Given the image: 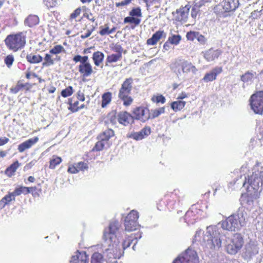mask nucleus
Returning <instances> with one entry per match:
<instances>
[{"instance_id":"1","label":"nucleus","mask_w":263,"mask_h":263,"mask_svg":"<svg viewBox=\"0 0 263 263\" xmlns=\"http://www.w3.org/2000/svg\"><path fill=\"white\" fill-rule=\"evenodd\" d=\"M229 235L228 232H222L217 226H211L207 227L203 240L207 241V248L217 250L223 243L226 252L229 254L235 255L242 248L243 238L239 233L234 234L231 239Z\"/></svg>"},{"instance_id":"2","label":"nucleus","mask_w":263,"mask_h":263,"mask_svg":"<svg viewBox=\"0 0 263 263\" xmlns=\"http://www.w3.org/2000/svg\"><path fill=\"white\" fill-rule=\"evenodd\" d=\"M247 220V213L239 209L237 213L231 215L225 220L219 223L217 226L222 228V232H225L224 230L238 231L246 225Z\"/></svg>"},{"instance_id":"3","label":"nucleus","mask_w":263,"mask_h":263,"mask_svg":"<svg viewBox=\"0 0 263 263\" xmlns=\"http://www.w3.org/2000/svg\"><path fill=\"white\" fill-rule=\"evenodd\" d=\"M172 69L180 80L185 81L187 74H195L197 69L192 63L187 61L176 62L172 66Z\"/></svg>"},{"instance_id":"4","label":"nucleus","mask_w":263,"mask_h":263,"mask_svg":"<svg viewBox=\"0 0 263 263\" xmlns=\"http://www.w3.org/2000/svg\"><path fill=\"white\" fill-rule=\"evenodd\" d=\"M245 181L242 182V186L246 187L247 190L257 191L260 193L261 187L263 184V171H257L253 173L252 175L248 176V179L245 177Z\"/></svg>"},{"instance_id":"5","label":"nucleus","mask_w":263,"mask_h":263,"mask_svg":"<svg viewBox=\"0 0 263 263\" xmlns=\"http://www.w3.org/2000/svg\"><path fill=\"white\" fill-rule=\"evenodd\" d=\"M7 47L13 51L22 49L26 44V35L23 32L10 34L5 40Z\"/></svg>"},{"instance_id":"6","label":"nucleus","mask_w":263,"mask_h":263,"mask_svg":"<svg viewBox=\"0 0 263 263\" xmlns=\"http://www.w3.org/2000/svg\"><path fill=\"white\" fill-rule=\"evenodd\" d=\"M133 79L127 78L122 83L119 90L118 97L123 101L125 106H129L133 102V98L129 96L133 88Z\"/></svg>"},{"instance_id":"7","label":"nucleus","mask_w":263,"mask_h":263,"mask_svg":"<svg viewBox=\"0 0 263 263\" xmlns=\"http://www.w3.org/2000/svg\"><path fill=\"white\" fill-rule=\"evenodd\" d=\"M120 224L117 221L110 222L107 229L104 230L103 238L105 242H119L117 238V233L119 231Z\"/></svg>"},{"instance_id":"8","label":"nucleus","mask_w":263,"mask_h":263,"mask_svg":"<svg viewBox=\"0 0 263 263\" xmlns=\"http://www.w3.org/2000/svg\"><path fill=\"white\" fill-rule=\"evenodd\" d=\"M173 263H199V257L195 251L188 248L180 254Z\"/></svg>"},{"instance_id":"9","label":"nucleus","mask_w":263,"mask_h":263,"mask_svg":"<svg viewBox=\"0 0 263 263\" xmlns=\"http://www.w3.org/2000/svg\"><path fill=\"white\" fill-rule=\"evenodd\" d=\"M251 109L259 115L263 113V91H259L252 95L250 99Z\"/></svg>"},{"instance_id":"10","label":"nucleus","mask_w":263,"mask_h":263,"mask_svg":"<svg viewBox=\"0 0 263 263\" xmlns=\"http://www.w3.org/2000/svg\"><path fill=\"white\" fill-rule=\"evenodd\" d=\"M119 242H106L109 247L105 249L103 253L108 259L120 258L122 256L123 251L118 246Z\"/></svg>"},{"instance_id":"11","label":"nucleus","mask_w":263,"mask_h":263,"mask_svg":"<svg viewBox=\"0 0 263 263\" xmlns=\"http://www.w3.org/2000/svg\"><path fill=\"white\" fill-rule=\"evenodd\" d=\"M139 218V214L137 211L133 210L126 217L124 222L125 231L131 232L136 230L139 224L137 220Z\"/></svg>"},{"instance_id":"12","label":"nucleus","mask_w":263,"mask_h":263,"mask_svg":"<svg viewBox=\"0 0 263 263\" xmlns=\"http://www.w3.org/2000/svg\"><path fill=\"white\" fill-rule=\"evenodd\" d=\"M238 5V0H224L215 7V10L218 13L229 12L235 11Z\"/></svg>"},{"instance_id":"13","label":"nucleus","mask_w":263,"mask_h":263,"mask_svg":"<svg viewBox=\"0 0 263 263\" xmlns=\"http://www.w3.org/2000/svg\"><path fill=\"white\" fill-rule=\"evenodd\" d=\"M258 252L259 248L257 247L256 242L250 241L245 246L243 255V257L245 259L250 260L253 256L257 255Z\"/></svg>"},{"instance_id":"14","label":"nucleus","mask_w":263,"mask_h":263,"mask_svg":"<svg viewBox=\"0 0 263 263\" xmlns=\"http://www.w3.org/2000/svg\"><path fill=\"white\" fill-rule=\"evenodd\" d=\"M134 118L145 122L150 119V112L149 109L144 107H137L133 111Z\"/></svg>"},{"instance_id":"15","label":"nucleus","mask_w":263,"mask_h":263,"mask_svg":"<svg viewBox=\"0 0 263 263\" xmlns=\"http://www.w3.org/2000/svg\"><path fill=\"white\" fill-rule=\"evenodd\" d=\"M260 193L257 191L247 190L246 195L242 197L244 198V202L247 204L248 208H252L253 206L254 201L259 198Z\"/></svg>"},{"instance_id":"16","label":"nucleus","mask_w":263,"mask_h":263,"mask_svg":"<svg viewBox=\"0 0 263 263\" xmlns=\"http://www.w3.org/2000/svg\"><path fill=\"white\" fill-rule=\"evenodd\" d=\"M190 11V6L186 5L176 10L175 19L178 22H185L187 21Z\"/></svg>"},{"instance_id":"17","label":"nucleus","mask_w":263,"mask_h":263,"mask_svg":"<svg viewBox=\"0 0 263 263\" xmlns=\"http://www.w3.org/2000/svg\"><path fill=\"white\" fill-rule=\"evenodd\" d=\"M222 71V67H216L211 70L209 72L206 73L203 80L205 82L213 81L215 80L218 74Z\"/></svg>"},{"instance_id":"18","label":"nucleus","mask_w":263,"mask_h":263,"mask_svg":"<svg viewBox=\"0 0 263 263\" xmlns=\"http://www.w3.org/2000/svg\"><path fill=\"white\" fill-rule=\"evenodd\" d=\"M134 117L126 111L120 112L118 115V121L120 123L126 126L133 121Z\"/></svg>"},{"instance_id":"19","label":"nucleus","mask_w":263,"mask_h":263,"mask_svg":"<svg viewBox=\"0 0 263 263\" xmlns=\"http://www.w3.org/2000/svg\"><path fill=\"white\" fill-rule=\"evenodd\" d=\"M221 54V51L219 49H210L204 53V58L208 62H211L217 59Z\"/></svg>"},{"instance_id":"20","label":"nucleus","mask_w":263,"mask_h":263,"mask_svg":"<svg viewBox=\"0 0 263 263\" xmlns=\"http://www.w3.org/2000/svg\"><path fill=\"white\" fill-rule=\"evenodd\" d=\"M39 140V138L36 137L22 143L18 146L19 152L22 153L26 149L30 148L32 145L35 144Z\"/></svg>"},{"instance_id":"21","label":"nucleus","mask_w":263,"mask_h":263,"mask_svg":"<svg viewBox=\"0 0 263 263\" xmlns=\"http://www.w3.org/2000/svg\"><path fill=\"white\" fill-rule=\"evenodd\" d=\"M166 33L163 30H159L155 33L147 40V44L151 45H155L162 38L165 37Z\"/></svg>"},{"instance_id":"22","label":"nucleus","mask_w":263,"mask_h":263,"mask_svg":"<svg viewBox=\"0 0 263 263\" xmlns=\"http://www.w3.org/2000/svg\"><path fill=\"white\" fill-rule=\"evenodd\" d=\"M88 258L84 252H78L75 256H73L70 263H88Z\"/></svg>"},{"instance_id":"23","label":"nucleus","mask_w":263,"mask_h":263,"mask_svg":"<svg viewBox=\"0 0 263 263\" xmlns=\"http://www.w3.org/2000/svg\"><path fill=\"white\" fill-rule=\"evenodd\" d=\"M79 71L84 77L90 76L93 72V70L91 64H80L79 66Z\"/></svg>"},{"instance_id":"24","label":"nucleus","mask_w":263,"mask_h":263,"mask_svg":"<svg viewBox=\"0 0 263 263\" xmlns=\"http://www.w3.org/2000/svg\"><path fill=\"white\" fill-rule=\"evenodd\" d=\"M114 136V132L111 129H107L100 134L98 138L99 140H102L108 143V140Z\"/></svg>"},{"instance_id":"25","label":"nucleus","mask_w":263,"mask_h":263,"mask_svg":"<svg viewBox=\"0 0 263 263\" xmlns=\"http://www.w3.org/2000/svg\"><path fill=\"white\" fill-rule=\"evenodd\" d=\"M39 23V18L37 15H30L25 20V24L29 27H32Z\"/></svg>"},{"instance_id":"26","label":"nucleus","mask_w":263,"mask_h":263,"mask_svg":"<svg viewBox=\"0 0 263 263\" xmlns=\"http://www.w3.org/2000/svg\"><path fill=\"white\" fill-rule=\"evenodd\" d=\"M15 197L12 193H9L8 194L5 196L0 200V208H4L6 205L8 204L11 201H14Z\"/></svg>"},{"instance_id":"27","label":"nucleus","mask_w":263,"mask_h":263,"mask_svg":"<svg viewBox=\"0 0 263 263\" xmlns=\"http://www.w3.org/2000/svg\"><path fill=\"white\" fill-rule=\"evenodd\" d=\"M91 263H108V262L104 258L102 254L95 252L91 256Z\"/></svg>"},{"instance_id":"28","label":"nucleus","mask_w":263,"mask_h":263,"mask_svg":"<svg viewBox=\"0 0 263 263\" xmlns=\"http://www.w3.org/2000/svg\"><path fill=\"white\" fill-rule=\"evenodd\" d=\"M104 55L100 51H97L93 53L92 59L96 66H99L103 62Z\"/></svg>"},{"instance_id":"29","label":"nucleus","mask_w":263,"mask_h":263,"mask_svg":"<svg viewBox=\"0 0 263 263\" xmlns=\"http://www.w3.org/2000/svg\"><path fill=\"white\" fill-rule=\"evenodd\" d=\"M20 166V163L16 161L6 169V174L9 177L12 176Z\"/></svg>"},{"instance_id":"30","label":"nucleus","mask_w":263,"mask_h":263,"mask_svg":"<svg viewBox=\"0 0 263 263\" xmlns=\"http://www.w3.org/2000/svg\"><path fill=\"white\" fill-rule=\"evenodd\" d=\"M185 101L179 100L172 103L171 108L175 111H177L181 110L185 106Z\"/></svg>"},{"instance_id":"31","label":"nucleus","mask_w":263,"mask_h":263,"mask_svg":"<svg viewBox=\"0 0 263 263\" xmlns=\"http://www.w3.org/2000/svg\"><path fill=\"white\" fill-rule=\"evenodd\" d=\"M26 59L27 61L30 62V63H39L42 61L43 58L42 57L37 54V55H34L32 54H30L27 55Z\"/></svg>"},{"instance_id":"32","label":"nucleus","mask_w":263,"mask_h":263,"mask_svg":"<svg viewBox=\"0 0 263 263\" xmlns=\"http://www.w3.org/2000/svg\"><path fill=\"white\" fill-rule=\"evenodd\" d=\"M111 93L109 92L104 93L102 96V107H105L111 102Z\"/></svg>"},{"instance_id":"33","label":"nucleus","mask_w":263,"mask_h":263,"mask_svg":"<svg viewBox=\"0 0 263 263\" xmlns=\"http://www.w3.org/2000/svg\"><path fill=\"white\" fill-rule=\"evenodd\" d=\"M14 197L19 196L22 194L26 195L29 193V190L27 187L20 186L16 187L13 192H12Z\"/></svg>"},{"instance_id":"34","label":"nucleus","mask_w":263,"mask_h":263,"mask_svg":"<svg viewBox=\"0 0 263 263\" xmlns=\"http://www.w3.org/2000/svg\"><path fill=\"white\" fill-rule=\"evenodd\" d=\"M165 111L164 107H160L156 109L152 110L150 112V118L154 119L158 117Z\"/></svg>"},{"instance_id":"35","label":"nucleus","mask_w":263,"mask_h":263,"mask_svg":"<svg viewBox=\"0 0 263 263\" xmlns=\"http://www.w3.org/2000/svg\"><path fill=\"white\" fill-rule=\"evenodd\" d=\"M62 161L61 157L53 156L50 161L49 168L54 169L55 166L59 164Z\"/></svg>"},{"instance_id":"36","label":"nucleus","mask_w":263,"mask_h":263,"mask_svg":"<svg viewBox=\"0 0 263 263\" xmlns=\"http://www.w3.org/2000/svg\"><path fill=\"white\" fill-rule=\"evenodd\" d=\"M255 74V72L253 73L251 72L248 71L241 77V80L243 82H251L254 77Z\"/></svg>"},{"instance_id":"37","label":"nucleus","mask_w":263,"mask_h":263,"mask_svg":"<svg viewBox=\"0 0 263 263\" xmlns=\"http://www.w3.org/2000/svg\"><path fill=\"white\" fill-rule=\"evenodd\" d=\"M54 64V60L50 54L46 53L44 58V62L42 65L43 66H49Z\"/></svg>"},{"instance_id":"38","label":"nucleus","mask_w":263,"mask_h":263,"mask_svg":"<svg viewBox=\"0 0 263 263\" xmlns=\"http://www.w3.org/2000/svg\"><path fill=\"white\" fill-rule=\"evenodd\" d=\"M68 104L70 106L68 107V109L70 110L72 112H77L79 110V104L78 101H76L74 103L72 102V99L70 98L68 99Z\"/></svg>"},{"instance_id":"39","label":"nucleus","mask_w":263,"mask_h":263,"mask_svg":"<svg viewBox=\"0 0 263 263\" xmlns=\"http://www.w3.org/2000/svg\"><path fill=\"white\" fill-rule=\"evenodd\" d=\"M105 145H108V143L102 140H99L93 147V151H100L104 148Z\"/></svg>"},{"instance_id":"40","label":"nucleus","mask_w":263,"mask_h":263,"mask_svg":"<svg viewBox=\"0 0 263 263\" xmlns=\"http://www.w3.org/2000/svg\"><path fill=\"white\" fill-rule=\"evenodd\" d=\"M141 20L139 18H135L134 16H127L126 17L124 20V23H131L135 24L136 25H138L140 23Z\"/></svg>"},{"instance_id":"41","label":"nucleus","mask_w":263,"mask_h":263,"mask_svg":"<svg viewBox=\"0 0 263 263\" xmlns=\"http://www.w3.org/2000/svg\"><path fill=\"white\" fill-rule=\"evenodd\" d=\"M27 85V84H24L21 82V81H18L17 84L13 87L10 88V92L12 93L16 94L22 88L24 87Z\"/></svg>"},{"instance_id":"42","label":"nucleus","mask_w":263,"mask_h":263,"mask_svg":"<svg viewBox=\"0 0 263 263\" xmlns=\"http://www.w3.org/2000/svg\"><path fill=\"white\" fill-rule=\"evenodd\" d=\"M122 58L120 53L112 54L107 58V61L109 63L116 62Z\"/></svg>"},{"instance_id":"43","label":"nucleus","mask_w":263,"mask_h":263,"mask_svg":"<svg viewBox=\"0 0 263 263\" xmlns=\"http://www.w3.org/2000/svg\"><path fill=\"white\" fill-rule=\"evenodd\" d=\"M263 14V6L261 7V9L260 10H255L253 11L250 16V18L252 20L258 19L260 17L261 15Z\"/></svg>"},{"instance_id":"44","label":"nucleus","mask_w":263,"mask_h":263,"mask_svg":"<svg viewBox=\"0 0 263 263\" xmlns=\"http://www.w3.org/2000/svg\"><path fill=\"white\" fill-rule=\"evenodd\" d=\"M65 51L64 48L62 45H58L51 49L49 51V53L53 54H58L61 52Z\"/></svg>"},{"instance_id":"45","label":"nucleus","mask_w":263,"mask_h":263,"mask_svg":"<svg viewBox=\"0 0 263 263\" xmlns=\"http://www.w3.org/2000/svg\"><path fill=\"white\" fill-rule=\"evenodd\" d=\"M203 233L201 230H198L196 231V234L194 236V240L195 241H199V242H203L205 244V246H206L207 241H204L203 240L204 237H203L202 240L201 239V235H202ZM206 233L203 236H205ZM207 248V247H206Z\"/></svg>"},{"instance_id":"46","label":"nucleus","mask_w":263,"mask_h":263,"mask_svg":"<svg viewBox=\"0 0 263 263\" xmlns=\"http://www.w3.org/2000/svg\"><path fill=\"white\" fill-rule=\"evenodd\" d=\"M181 40V36L180 35H174L169 37L168 41L170 43L174 45L179 44Z\"/></svg>"},{"instance_id":"47","label":"nucleus","mask_w":263,"mask_h":263,"mask_svg":"<svg viewBox=\"0 0 263 263\" xmlns=\"http://www.w3.org/2000/svg\"><path fill=\"white\" fill-rule=\"evenodd\" d=\"M133 241V237L132 235L128 237H126L125 239L122 243V248L123 250L130 246L132 242Z\"/></svg>"},{"instance_id":"48","label":"nucleus","mask_w":263,"mask_h":263,"mask_svg":"<svg viewBox=\"0 0 263 263\" xmlns=\"http://www.w3.org/2000/svg\"><path fill=\"white\" fill-rule=\"evenodd\" d=\"M73 93V88L71 86H68L61 92L62 97L66 98L71 96Z\"/></svg>"},{"instance_id":"49","label":"nucleus","mask_w":263,"mask_h":263,"mask_svg":"<svg viewBox=\"0 0 263 263\" xmlns=\"http://www.w3.org/2000/svg\"><path fill=\"white\" fill-rule=\"evenodd\" d=\"M108 122H110L113 125H115L118 121V118L116 117L115 113L111 112L107 116Z\"/></svg>"},{"instance_id":"50","label":"nucleus","mask_w":263,"mask_h":263,"mask_svg":"<svg viewBox=\"0 0 263 263\" xmlns=\"http://www.w3.org/2000/svg\"><path fill=\"white\" fill-rule=\"evenodd\" d=\"M129 15L132 16L141 17L142 13H141V9L140 8V7L133 8L129 12Z\"/></svg>"},{"instance_id":"51","label":"nucleus","mask_w":263,"mask_h":263,"mask_svg":"<svg viewBox=\"0 0 263 263\" xmlns=\"http://www.w3.org/2000/svg\"><path fill=\"white\" fill-rule=\"evenodd\" d=\"M75 165L77 168H78L77 170L78 172L79 171H84L85 170H87L88 167V165L83 162H80L78 163H76Z\"/></svg>"},{"instance_id":"52","label":"nucleus","mask_w":263,"mask_h":263,"mask_svg":"<svg viewBox=\"0 0 263 263\" xmlns=\"http://www.w3.org/2000/svg\"><path fill=\"white\" fill-rule=\"evenodd\" d=\"M198 33V32L190 31L187 33L186 37L188 40L193 41L195 39H196Z\"/></svg>"},{"instance_id":"53","label":"nucleus","mask_w":263,"mask_h":263,"mask_svg":"<svg viewBox=\"0 0 263 263\" xmlns=\"http://www.w3.org/2000/svg\"><path fill=\"white\" fill-rule=\"evenodd\" d=\"M14 57L11 54L8 55L5 59V63L8 67L12 65Z\"/></svg>"},{"instance_id":"54","label":"nucleus","mask_w":263,"mask_h":263,"mask_svg":"<svg viewBox=\"0 0 263 263\" xmlns=\"http://www.w3.org/2000/svg\"><path fill=\"white\" fill-rule=\"evenodd\" d=\"M44 4L48 8H52L55 6L57 5V2L54 0H43Z\"/></svg>"},{"instance_id":"55","label":"nucleus","mask_w":263,"mask_h":263,"mask_svg":"<svg viewBox=\"0 0 263 263\" xmlns=\"http://www.w3.org/2000/svg\"><path fill=\"white\" fill-rule=\"evenodd\" d=\"M130 137L136 140H140L144 138L141 131L134 133V134H132Z\"/></svg>"},{"instance_id":"56","label":"nucleus","mask_w":263,"mask_h":263,"mask_svg":"<svg viewBox=\"0 0 263 263\" xmlns=\"http://www.w3.org/2000/svg\"><path fill=\"white\" fill-rule=\"evenodd\" d=\"M81 12V8H77L73 12H72L70 15V20H72L73 19L76 18L78 16L80 15Z\"/></svg>"},{"instance_id":"57","label":"nucleus","mask_w":263,"mask_h":263,"mask_svg":"<svg viewBox=\"0 0 263 263\" xmlns=\"http://www.w3.org/2000/svg\"><path fill=\"white\" fill-rule=\"evenodd\" d=\"M105 27L103 28V26H101L100 27V29H101L99 33L101 35H105L106 34H109V29L107 25H105Z\"/></svg>"},{"instance_id":"58","label":"nucleus","mask_w":263,"mask_h":263,"mask_svg":"<svg viewBox=\"0 0 263 263\" xmlns=\"http://www.w3.org/2000/svg\"><path fill=\"white\" fill-rule=\"evenodd\" d=\"M112 49L114 51L117 52V53H120L121 54L123 50V49L122 48L121 45L119 44H116L112 48Z\"/></svg>"},{"instance_id":"59","label":"nucleus","mask_w":263,"mask_h":263,"mask_svg":"<svg viewBox=\"0 0 263 263\" xmlns=\"http://www.w3.org/2000/svg\"><path fill=\"white\" fill-rule=\"evenodd\" d=\"M196 39L201 44H204L206 41L205 37L202 34H200L199 32L198 33V35L197 36Z\"/></svg>"},{"instance_id":"60","label":"nucleus","mask_w":263,"mask_h":263,"mask_svg":"<svg viewBox=\"0 0 263 263\" xmlns=\"http://www.w3.org/2000/svg\"><path fill=\"white\" fill-rule=\"evenodd\" d=\"M77 167L74 165L72 166H69L68 169V172L71 174H76L78 173V170H77Z\"/></svg>"},{"instance_id":"61","label":"nucleus","mask_w":263,"mask_h":263,"mask_svg":"<svg viewBox=\"0 0 263 263\" xmlns=\"http://www.w3.org/2000/svg\"><path fill=\"white\" fill-rule=\"evenodd\" d=\"M132 0H124L121 2L116 3V5L117 7L125 6L129 4L132 2Z\"/></svg>"},{"instance_id":"62","label":"nucleus","mask_w":263,"mask_h":263,"mask_svg":"<svg viewBox=\"0 0 263 263\" xmlns=\"http://www.w3.org/2000/svg\"><path fill=\"white\" fill-rule=\"evenodd\" d=\"M9 141V138L5 137H1L0 138V146L6 144Z\"/></svg>"},{"instance_id":"63","label":"nucleus","mask_w":263,"mask_h":263,"mask_svg":"<svg viewBox=\"0 0 263 263\" xmlns=\"http://www.w3.org/2000/svg\"><path fill=\"white\" fill-rule=\"evenodd\" d=\"M141 131L144 137L145 136H148L151 133V129L148 127H145L143 128Z\"/></svg>"},{"instance_id":"64","label":"nucleus","mask_w":263,"mask_h":263,"mask_svg":"<svg viewBox=\"0 0 263 263\" xmlns=\"http://www.w3.org/2000/svg\"><path fill=\"white\" fill-rule=\"evenodd\" d=\"M156 101L157 103H164L165 102V98L162 96H159L156 98Z\"/></svg>"}]
</instances>
